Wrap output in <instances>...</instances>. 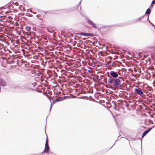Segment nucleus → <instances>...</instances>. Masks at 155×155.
Returning a JSON list of instances; mask_svg holds the SVG:
<instances>
[{
    "label": "nucleus",
    "mask_w": 155,
    "mask_h": 155,
    "mask_svg": "<svg viewBox=\"0 0 155 155\" xmlns=\"http://www.w3.org/2000/svg\"><path fill=\"white\" fill-rule=\"evenodd\" d=\"M108 78V83L112 87L115 88H117L121 86V81L119 79L121 78L119 77L117 78H111L109 75H107Z\"/></svg>",
    "instance_id": "f257e3e1"
},
{
    "label": "nucleus",
    "mask_w": 155,
    "mask_h": 155,
    "mask_svg": "<svg viewBox=\"0 0 155 155\" xmlns=\"http://www.w3.org/2000/svg\"><path fill=\"white\" fill-rule=\"evenodd\" d=\"M118 73L117 72H116L114 71H111L110 72V76L111 78H117L118 76Z\"/></svg>",
    "instance_id": "f03ea898"
},
{
    "label": "nucleus",
    "mask_w": 155,
    "mask_h": 155,
    "mask_svg": "<svg viewBox=\"0 0 155 155\" xmlns=\"http://www.w3.org/2000/svg\"><path fill=\"white\" fill-rule=\"evenodd\" d=\"M50 150L48 144H45V148L43 151L41 153V154H42L45 153H47V155H48L49 151Z\"/></svg>",
    "instance_id": "7ed1b4c3"
},
{
    "label": "nucleus",
    "mask_w": 155,
    "mask_h": 155,
    "mask_svg": "<svg viewBox=\"0 0 155 155\" xmlns=\"http://www.w3.org/2000/svg\"><path fill=\"white\" fill-rule=\"evenodd\" d=\"M134 90L137 94L140 96H141L143 94V92L141 88H135Z\"/></svg>",
    "instance_id": "20e7f679"
},
{
    "label": "nucleus",
    "mask_w": 155,
    "mask_h": 155,
    "mask_svg": "<svg viewBox=\"0 0 155 155\" xmlns=\"http://www.w3.org/2000/svg\"><path fill=\"white\" fill-rule=\"evenodd\" d=\"M88 23L89 25H91L92 27L94 29L97 28L99 30V28H97L96 25L91 20L88 19L87 20Z\"/></svg>",
    "instance_id": "39448f33"
},
{
    "label": "nucleus",
    "mask_w": 155,
    "mask_h": 155,
    "mask_svg": "<svg viewBox=\"0 0 155 155\" xmlns=\"http://www.w3.org/2000/svg\"><path fill=\"white\" fill-rule=\"evenodd\" d=\"M79 35H81L84 36H89L91 37H93L94 35L92 33H87L84 32H81L80 34H79Z\"/></svg>",
    "instance_id": "423d86ee"
},
{
    "label": "nucleus",
    "mask_w": 155,
    "mask_h": 155,
    "mask_svg": "<svg viewBox=\"0 0 155 155\" xmlns=\"http://www.w3.org/2000/svg\"><path fill=\"white\" fill-rule=\"evenodd\" d=\"M35 32L33 31L31 32V34H28V37L29 38H30L31 39H32L33 38H35Z\"/></svg>",
    "instance_id": "0eeeda50"
},
{
    "label": "nucleus",
    "mask_w": 155,
    "mask_h": 155,
    "mask_svg": "<svg viewBox=\"0 0 155 155\" xmlns=\"http://www.w3.org/2000/svg\"><path fill=\"white\" fill-rule=\"evenodd\" d=\"M81 1H80V2H79V5H78L76 6L75 7H73L70 8V10H69V11H74V10H75V9H76L77 8H78V7H79V5H80V4H81Z\"/></svg>",
    "instance_id": "6e6552de"
},
{
    "label": "nucleus",
    "mask_w": 155,
    "mask_h": 155,
    "mask_svg": "<svg viewBox=\"0 0 155 155\" xmlns=\"http://www.w3.org/2000/svg\"><path fill=\"white\" fill-rule=\"evenodd\" d=\"M64 99V98L63 97H59L56 98L55 99V101H56V102H58L63 101Z\"/></svg>",
    "instance_id": "1a4fd4ad"
},
{
    "label": "nucleus",
    "mask_w": 155,
    "mask_h": 155,
    "mask_svg": "<svg viewBox=\"0 0 155 155\" xmlns=\"http://www.w3.org/2000/svg\"><path fill=\"white\" fill-rule=\"evenodd\" d=\"M153 5L152 6V7L151 8H150V7L149 8H148L146 10V12H145V14H144V15L146 14H147V15H149L150 13V12H151V8H152L153 7Z\"/></svg>",
    "instance_id": "9d476101"
},
{
    "label": "nucleus",
    "mask_w": 155,
    "mask_h": 155,
    "mask_svg": "<svg viewBox=\"0 0 155 155\" xmlns=\"http://www.w3.org/2000/svg\"><path fill=\"white\" fill-rule=\"evenodd\" d=\"M148 134V133L146 132V130L145 131H144L143 133L142 134V137H141V143H142V139H143V138L144 137V136H145L147 134ZM141 149H142V146H141Z\"/></svg>",
    "instance_id": "9b49d317"
},
{
    "label": "nucleus",
    "mask_w": 155,
    "mask_h": 155,
    "mask_svg": "<svg viewBox=\"0 0 155 155\" xmlns=\"http://www.w3.org/2000/svg\"><path fill=\"white\" fill-rule=\"evenodd\" d=\"M21 87L22 88V89H23V88H22V87H24L25 88H26V89H27V90H32V91H35V90L34 89H33V88H31V87H26L25 86H21Z\"/></svg>",
    "instance_id": "f8f14e48"
},
{
    "label": "nucleus",
    "mask_w": 155,
    "mask_h": 155,
    "mask_svg": "<svg viewBox=\"0 0 155 155\" xmlns=\"http://www.w3.org/2000/svg\"><path fill=\"white\" fill-rule=\"evenodd\" d=\"M50 102L51 103V101H50ZM56 102V101H55V100H53L52 101V104L51 103V106H50V110H49V111L50 112L51 111V108H52V106L54 104H55Z\"/></svg>",
    "instance_id": "ddd939ff"
},
{
    "label": "nucleus",
    "mask_w": 155,
    "mask_h": 155,
    "mask_svg": "<svg viewBox=\"0 0 155 155\" xmlns=\"http://www.w3.org/2000/svg\"><path fill=\"white\" fill-rule=\"evenodd\" d=\"M12 86L13 87H14L15 89H16V87L19 88L21 89H22L21 87V86H17L16 84L12 85Z\"/></svg>",
    "instance_id": "4468645a"
},
{
    "label": "nucleus",
    "mask_w": 155,
    "mask_h": 155,
    "mask_svg": "<svg viewBox=\"0 0 155 155\" xmlns=\"http://www.w3.org/2000/svg\"><path fill=\"white\" fill-rule=\"evenodd\" d=\"M25 30L27 31H29L31 30V28L30 26H26L25 28Z\"/></svg>",
    "instance_id": "2eb2a0df"
},
{
    "label": "nucleus",
    "mask_w": 155,
    "mask_h": 155,
    "mask_svg": "<svg viewBox=\"0 0 155 155\" xmlns=\"http://www.w3.org/2000/svg\"><path fill=\"white\" fill-rule=\"evenodd\" d=\"M41 37L43 38L44 40H47V36H44V35H41Z\"/></svg>",
    "instance_id": "dca6fc26"
},
{
    "label": "nucleus",
    "mask_w": 155,
    "mask_h": 155,
    "mask_svg": "<svg viewBox=\"0 0 155 155\" xmlns=\"http://www.w3.org/2000/svg\"><path fill=\"white\" fill-rule=\"evenodd\" d=\"M147 96L150 98H154L155 96L153 94H148L147 95Z\"/></svg>",
    "instance_id": "f3484780"
},
{
    "label": "nucleus",
    "mask_w": 155,
    "mask_h": 155,
    "mask_svg": "<svg viewBox=\"0 0 155 155\" xmlns=\"http://www.w3.org/2000/svg\"><path fill=\"white\" fill-rule=\"evenodd\" d=\"M155 127V126H153L151 128H148V129H147V130H146V132L148 133L151 130L154 128Z\"/></svg>",
    "instance_id": "a211bd4d"
},
{
    "label": "nucleus",
    "mask_w": 155,
    "mask_h": 155,
    "mask_svg": "<svg viewBox=\"0 0 155 155\" xmlns=\"http://www.w3.org/2000/svg\"><path fill=\"white\" fill-rule=\"evenodd\" d=\"M19 8L22 11H24L25 10V9L21 5H20L19 7Z\"/></svg>",
    "instance_id": "6ab92c4d"
},
{
    "label": "nucleus",
    "mask_w": 155,
    "mask_h": 155,
    "mask_svg": "<svg viewBox=\"0 0 155 155\" xmlns=\"http://www.w3.org/2000/svg\"><path fill=\"white\" fill-rule=\"evenodd\" d=\"M7 64H14L15 63V61L13 60H12L10 61H7Z\"/></svg>",
    "instance_id": "aec40b11"
},
{
    "label": "nucleus",
    "mask_w": 155,
    "mask_h": 155,
    "mask_svg": "<svg viewBox=\"0 0 155 155\" xmlns=\"http://www.w3.org/2000/svg\"><path fill=\"white\" fill-rule=\"evenodd\" d=\"M46 126L45 127V134H46V136H47V137H46V138L45 144H48V139L47 135V134H46V132H45V128H46Z\"/></svg>",
    "instance_id": "412c9836"
},
{
    "label": "nucleus",
    "mask_w": 155,
    "mask_h": 155,
    "mask_svg": "<svg viewBox=\"0 0 155 155\" xmlns=\"http://www.w3.org/2000/svg\"><path fill=\"white\" fill-rule=\"evenodd\" d=\"M36 85V84L35 83H33L31 84L29 86L30 87L32 86L33 87H35Z\"/></svg>",
    "instance_id": "4be33fe9"
},
{
    "label": "nucleus",
    "mask_w": 155,
    "mask_h": 155,
    "mask_svg": "<svg viewBox=\"0 0 155 155\" xmlns=\"http://www.w3.org/2000/svg\"><path fill=\"white\" fill-rule=\"evenodd\" d=\"M13 4L15 5L16 6H18L19 5V4L18 2H16L15 3H12Z\"/></svg>",
    "instance_id": "5701e85b"
},
{
    "label": "nucleus",
    "mask_w": 155,
    "mask_h": 155,
    "mask_svg": "<svg viewBox=\"0 0 155 155\" xmlns=\"http://www.w3.org/2000/svg\"><path fill=\"white\" fill-rule=\"evenodd\" d=\"M144 16V15H143L142 16H141V17H140V18H138L137 19V21H138V20H141V18H142Z\"/></svg>",
    "instance_id": "b1692460"
},
{
    "label": "nucleus",
    "mask_w": 155,
    "mask_h": 155,
    "mask_svg": "<svg viewBox=\"0 0 155 155\" xmlns=\"http://www.w3.org/2000/svg\"><path fill=\"white\" fill-rule=\"evenodd\" d=\"M107 84V78H104L103 80Z\"/></svg>",
    "instance_id": "393cba45"
},
{
    "label": "nucleus",
    "mask_w": 155,
    "mask_h": 155,
    "mask_svg": "<svg viewBox=\"0 0 155 155\" xmlns=\"http://www.w3.org/2000/svg\"><path fill=\"white\" fill-rule=\"evenodd\" d=\"M47 30L48 32H49L50 33H53V31H51V30H49L48 28L47 29Z\"/></svg>",
    "instance_id": "a878e982"
},
{
    "label": "nucleus",
    "mask_w": 155,
    "mask_h": 155,
    "mask_svg": "<svg viewBox=\"0 0 155 155\" xmlns=\"http://www.w3.org/2000/svg\"><path fill=\"white\" fill-rule=\"evenodd\" d=\"M26 16H29V17H32L33 15L31 14H27L26 15Z\"/></svg>",
    "instance_id": "bb28decb"
},
{
    "label": "nucleus",
    "mask_w": 155,
    "mask_h": 155,
    "mask_svg": "<svg viewBox=\"0 0 155 155\" xmlns=\"http://www.w3.org/2000/svg\"><path fill=\"white\" fill-rule=\"evenodd\" d=\"M155 4V0H153L152 2V4Z\"/></svg>",
    "instance_id": "cd10ccee"
},
{
    "label": "nucleus",
    "mask_w": 155,
    "mask_h": 155,
    "mask_svg": "<svg viewBox=\"0 0 155 155\" xmlns=\"http://www.w3.org/2000/svg\"><path fill=\"white\" fill-rule=\"evenodd\" d=\"M10 5V8H11V9H12V8H14V7L13 5Z\"/></svg>",
    "instance_id": "c85d7f7f"
},
{
    "label": "nucleus",
    "mask_w": 155,
    "mask_h": 155,
    "mask_svg": "<svg viewBox=\"0 0 155 155\" xmlns=\"http://www.w3.org/2000/svg\"><path fill=\"white\" fill-rule=\"evenodd\" d=\"M152 25V27H153L154 28L155 30V25L153 24H152V25Z\"/></svg>",
    "instance_id": "c756f323"
},
{
    "label": "nucleus",
    "mask_w": 155,
    "mask_h": 155,
    "mask_svg": "<svg viewBox=\"0 0 155 155\" xmlns=\"http://www.w3.org/2000/svg\"><path fill=\"white\" fill-rule=\"evenodd\" d=\"M3 53V52L2 51H0V55H2Z\"/></svg>",
    "instance_id": "7c9ffc66"
},
{
    "label": "nucleus",
    "mask_w": 155,
    "mask_h": 155,
    "mask_svg": "<svg viewBox=\"0 0 155 155\" xmlns=\"http://www.w3.org/2000/svg\"><path fill=\"white\" fill-rule=\"evenodd\" d=\"M149 15H148L147 16V21L149 22V21H150L149 19Z\"/></svg>",
    "instance_id": "2f4dec72"
},
{
    "label": "nucleus",
    "mask_w": 155,
    "mask_h": 155,
    "mask_svg": "<svg viewBox=\"0 0 155 155\" xmlns=\"http://www.w3.org/2000/svg\"><path fill=\"white\" fill-rule=\"evenodd\" d=\"M147 101H151V100H152L151 99H149L148 98H147Z\"/></svg>",
    "instance_id": "473e14b6"
},
{
    "label": "nucleus",
    "mask_w": 155,
    "mask_h": 155,
    "mask_svg": "<svg viewBox=\"0 0 155 155\" xmlns=\"http://www.w3.org/2000/svg\"><path fill=\"white\" fill-rule=\"evenodd\" d=\"M149 23L151 25L153 23H152L150 21H149Z\"/></svg>",
    "instance_id": "72a5a7b5"
},
{
    "label": "nucleus",
    "mask_w": 155,
    "mask_h": 155,
    "mask_svg": "<svg viewBox=\"0 0 155 155\" xmlns=\"http://www.w3.org/2000/svg\"><path fill=\"white\" fill-rule=\"evenodd\" d=\"M119 136L117 139V140H119L120 139H119Z\"/></svg>",
    "instance_id": "f704fd0d"
},
{
    "label": "nucleus",
    "mask_w": 155,
    "mask_h": 155,
    "mask_svg": "<svg viewBox=\"0 0 155 155\" xmlns=\"http://www.w3.org/2000/svg\"><path fill=\"white\" fill-rule=\"evenodd\" d=\"M36 12H33L32 13L34 14H36Z\"/></svg>",
    "instance_id": "c9c22d12"
},
{
    "label": "nucleus",
    "mask_w": 155,
    "mask_h": 155,
    "mask_svg": "<svg viewBox=\"0 0 155 155\" xmlns=\"http://www.w3.org/2000/svg\"><path fill=\"white\" fill-rule=\"evenodd\" d=\"M36 154H31V155H36Z\"/></svg>",
    "instance_id": "e433bc0d"
},
{
    "label": "nucleus",
    "mask_w": 155,
    "mask_h": 155,
    "mask_svg": "<svg viewBox=\"0 0 155 155\" xmlns=\"http://www.w3.org/2000/svg\"><path fill=\"white\" fill-rule=\"evenodd\" d=\"M114 144H115V143L111 146V147H110V149H111L113 147V146L114 145Z\"/></svg>",
    "instance_id": "4c0bfd02"
},
{
    "label": "nucleus",
    "mask_w": 155,
    "mask_h": 155,
    "mask_svg": "<svg viewBox=\"0 0 155 155\" xmlns=\"http://www.w3.org/2000/svg\"><path fill=\"white\" fill-rule=\"evenodd\" d=\"M71 35L72 37H73V35L72 34H71Z\"/></svg>",
    "instance_id": "58836bf2"
},
{
    "label": "nucleus",
    "mask_w": 155,
    "mask_h": 155,
    "mask_svg": "<svg viewBox=\"0 0 155 155\" xmlns=\"http://www.w3.org/2000/svg\"><path fill=\"white\" fill-rule=\"evenodd\" d=\"M137 138L138 139H139V140H141V138L140 139V137H138Z\"/></svg>",
    "instance_id": "ea45409f"
},
{
    "label": "nucleus",
    "mask_w": 155,
    "mask_h": 155,
    "mask_svg": "<svg viewBox=\"0 0 155 155\" xmlns=\"http://www.w3.org/2000/svg\"><path fill=\"white\" fill-rule=\"evenodd\" d=\"M36 38H37L38 39H39L38 38V36H36Z\"/></svg>",
    "instance_id": "a19ab883"
},
{
    "label": "nucleus",
    "mask_w": 155,
    "mask_h": 155,
    "mask_svg": "<svg viewBox=\"0 0 155 155\" xmlns=\"http://www.w3.org/2000/svg\"><path fill=\"white\" fill-rule=\"evenodd\" d=\"M30 12H31V13H32V12H32L31 11V10H30Z\"/></svg>",
    "instance_id": "79ce46f5"
},
{
    "label": "nucleus",
    "mask_w": 155,
    "mask_h": 155,
    "mask_svg": "<svg viewBox=\"0 0 155 155\" xmlns=\"http://www.w3.org/2000/svg\"><path fill=\"white\" fill-rule=\"evenodd\" d=\"M129 103H131V102L130 101H129Z\"/></svg>",
    "instance_id": "37998d69"
},
{
    "label": "nucleus",
    "mask_w": 155,
    "mask_h": 155,
    "mask_svg": "<svg viewBox=\"0 0 155 155\" xmlns=\"http://www.w3.org/2000/svg\"><path fill=\"white\" fill-rule=\"evenodd\" d=\"M152 124H153V122H152Z\"/></svg>",
    "instance_id": "c03bdc74"
},
{
    "label": "nucleus",
    "mask_w": 155,
    "mask_h": 155,
    "mask_svg": "<svg viewBox=\"0 0 155 155\" xmlns=\"http://www.w3.org/2000/svg\"><path fill=\"white\" fill-rule=\"evenodd\" d=\"M37 154V155H41V154Z\"/></svg>",
    "instance_id": "a18cd8bd"
},
{
    "label": "nucleus",
    "mask_w": 155,
    "mask_h": 155,
    "mask_svg": "<svg viewBox=\"0 0 155 155\" xmlns=\"http://www.w3.org/2000/svg\"><path fill=\"white\" fill-rule=\"evenodd\" d=\"M47 117H46V119H47ZM46 119L47 120V119Z\"/></svg>",
    "instance_id": "49530a36"
},
{
    "label": "nucleus",
    "mask_w": 155,
    "mask_h": 155,
    "mask_svg": "<svg viewBox=\"0 0 155 155\" xmlns=\"http://www.w3.org/2000/svg\"><path fill=\"white\" fill-rule=\"evenodd\" d=\"M154 48L155 49V47Z\"/></svg>",
    "instance_id": "de8ad7c7"
}]
</instances>
